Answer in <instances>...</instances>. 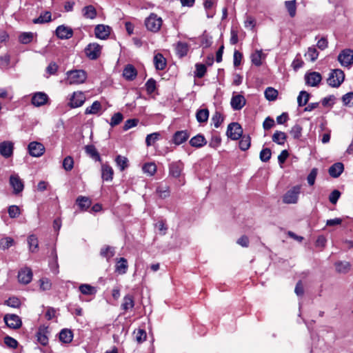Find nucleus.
<instances>
[{
	"label": "nucleus",
	"mask_w": 353,
	"mask_h": 353,
	"mask_svg": "<svg viewBox=\"0 0 353 353\" xmlns=\"http://www.w3.org/2000/svg\"><path fill=\"white\" fill-rule=\"evenodd\" d=\"M341 196V192L338 190H333L330 196L329 201L332 204H336Z\"/></svg>",
	"instance_id": "64"
},
{
	"label": "nucleus",
	"mask_w": 353,
	"mask_h": 353,
	"mask_svg": "<svg viewBox=\"0 0 353 353\" xmlns=\"http://www.w3.org/2000/svg\"><path fill=\"white\" fill-rule=\"evenodd\" d=\"M47 328L39 327L36 334L37 341L43 346L48 343V337L47 336Z\"/></svg>",
	"instance_id": "25"
},
{
	"label": "nucleus",
	"mask_w": 353,
	"mask_h": 353,
	"mask_svg": "<svg viewBox=\"0 0 353 353\" xmlns=\"http://www.w3.org/2000/svg\"><path fill=\"white\" fill-rule=\"evenodd\" d=\"M145 88L148 93H152L156 89V81L152 78L149 79L145 83Z\"/></svg>",
	"instance_id": "63"
},
{
	"label": "nucleus",
	"mask_w": 353,
	"mask_h": 353,
	"mask_svg": "<svg viewBox=\"0 0 353 353\" xmlns=\"http://www.w3.org/2000/svg\"><path fill=\"white\" fill-rule=\"evenodd\" d=\"M51 21V13L46 11L41 14L38 18L33 19L34 23H44Z\"/></svg>",
	"instance_id": "46"
},
{
	"label": "nucleus",
	"mask_w": 353,
	"mask_h": 353,
	"mask_svg": "<svg viewBox=\"0 0 353 353\" xmlns=\"http://www.w3.org/2000/svg\"><path fill=\"white\" fill-rule=\"evenodd\" d=\"M160 134L159 132H154L148 134L145 138V143L147 146L152 145L159 138Z\"/></svg>",
	"instance_id": "50"
},
{
	"label": "nucleus",
	"mask_w": 353,
	"mask_h": 353,
	"mask_svg": "<svg viewBox=\"0 0 353 353\" xmlns=\"http://www.w3.org/2000/svg\"><path fill=\"white\" fill-rule=\"evenodd\" d=\"M345 74L340 69L333 70L329 74L327 82L329 85L333 88L339 87L344 81Z\"/></svg>",
	"instance_id": "2"
},
{
	"label": "nucleus",
	"mask_w": 353,
	"mask_h": 353,
	"mask_svg": "<svg viewBox=\"0 0 353 353\" xmlns=\"http://www.w3.org/2000/svg\"><path fill=\"white\" fill-rule=\"evenodd\" d=\"M246 103V100L242 94H234L231 99L230 105L234 110H241Z\"/></svg>",
	"instance_id": "17"
},
{
	"label": "nucleus",
	"mask_w": 353,
	"mask_h": 353,
	"mask_svg": "<svg viewBox=\"0 0 353 353\" xmlns=\"http://www.w3.org/2000/svg\"><path fill=\"white\" fill-rule=\"evenodd\" d=\"M49 100L47 94L43 92H37L32 94L31 103L35 107H40L46 105Z\"/></svg>",
	"instance_id": "9"
},
{
	"label": "nucleus",
	"mask_w": 353,
	"mask_h": 353,
	"mask_svg": "<svg viewBox=\"0 0 353 353\" xmlns=\"http://www.w3.org/2000/svg\"><path fill=\"white\" fill-rule=\"evenodd\" d=\"M305 56L310 59L311 61L314 62L316 61L319 57V52L316 50V48L314 46L310 47L307 49V52L305 53Z\"/></svg>",
	"instance_id": "47"
},
{
	"label": "nucleus",
	"mask_w": 353,
	"mask_h": 353,
	"mask_svg": "<svg viewBox=\"0 0 353 353\" xmlns=\"http://www.w3.org/2000/svg\"><path fill=\"white\" fill-rule=\"evenodd\" d=\"M114 171L110 165L107 163L101 165V177L104 181H112L113 179Z\"/></svg>",
	"instance_id": "21"
},
{
	"label": "nucleus",
	"mask_w": 353,
	"mask_h": 353,
	"mask_svg": "<svg viewBox=\"0 0 353 353\" xmlns=\"http://www.w3.org/2000/svg\"><path fill=\"white\" fill-rule=\"evenodd\" d=\"M123 76L126 80L132 81L137 76V70L132 65L128 64L123 69Z\"/></svg>",
	"instance_id": "20"
},
{
	"label": "nucleus",
	"mask_w": 353,
	"mask_h": 353,
	"mask_svg": "<svg viewBox=\"0 0 353 353\" xmlns=\"http://www.w3.org/2000/svg\"><path fill=\"white\" fill-rule=\"evenodd\" d=\"M10 184L16 194L21 192L24 188L23 182L17 174H12L10 176Z\"/></svg>",
	"instance_id": "14"
},
{
	"label": "nucleus",
	"mask_w": 353,
	"mask_h": 353,
	"mask_svg": "<svg viewBox=\"0 0 353 353\" xmlns=\"http://www.w3.org/2000/svg\"><path fill=\"white\" fill-rule=\"evenodd\" d=\"M28 151L31 156L39 157L43 154L45 148L41 143L33 141L29 143Z\"/></svg>",
	"instance_id": "13"
},
{
	"label": "nucleus",
	"mask_w": 353,
	"mask_h": 353,
	"mask_svg": "<svg viewBox=\"0 0 353 353\" xmlns=\"http://www.w3.org/2000/svg\"><path fill=\"white\" fill-rule=\"evenodd\" d=\"M196 70L194 72V76L197 78H202L206 72V67L204 64L197 63L195 65Z\"/></svg>",
	"instance_id": "52"
},
{
	"label": "nucleus",
	"mask_w": 353,
	"mask_h": 353,
	"mask_svg": "<svg viewBox=\"0 0 353 353\" xmlns=\"http://www.w3.org/2000/svg\"><path fill=\"white\" fill-rule=\"evenodd\" d=\"M272 139L274 143L279 145H284L287 139V135L283 132L276 131L272 135Z\"/></svg>",
	"instance_id": "32"
},
{
	"label": "nucleus",
	"mask_w": 353,
	"mask_h": 353,
	"mask_svg": "<svg viewBox=\"0 0 353 353\" xmlns=\"http://www.w3.org/2000/svg\"><path fill=\"white\" fill-rule=\"evenodd\" d=\"M101 47L97 43H90L85 48V53L86 56L92 59H97L101 54Z\"/></svg>",
	"instance_id": "8"
},
{
	"label": "nucleus",
	"mask_w": 353,
	"mask_h": 353,
	"mask_svg": "<svg viewBox=\"0 0 353 353\" xmlns=\"http://www.w3.org/2000/svg\"><path fill=\"white\" fill-rule=\"evenodd\" d=\"M263 57V54L262 50H256L254 53L251 54V61L252 63L256 66H260L262 64V58Z\"/></svg>",
	"instance_id": "38"
},
{
	"label": "nucleus",
	"mask_w": 353,
	"mask_h": 353,
	"mask_svg": "<svg viewBox=\"0 0 353 353\" xmlns=\"http://www.w3.org/2000/svg\"><path fill=\"white\" fill-rule=\"evenodd\" d=\"M301 193V186L295 185L290 189L283 196V202L287 204H294L298 202Z\"/></svg>",
	"instance_id": "4"
},
{
	"label": "nucleus",
	"mask_w": 353,
	"mask_h": 353,
	"mask_svg": "<svg viewBox=\"0 0 353 353\" xmlns=\"http://www.w3.org/2000/svg\"><path fill=\"white\" fill-rule=\"evenodd\" d=\"M310 96V94L306 91H301L297 97V103L299 106L302 107L305 105L309 101Z\"/></svg>",
	"instance_id": "40"
},
{
	"label": "nucleus",
	"mask_w": 353,
	"mask_h": 353,
	"mask_svg": "<svg viewBox=\"0 0 353 353\" xmlns=\"http://www.w3.org/2000/svg\"><path fill=\"white\" fill-rule=\"evenodd\" d=\"M134 306V301L132 296L126 295L123 297L121 308L124 310L132 309Z\"/></svg>",
	"instance_id": "34"
},
{
	"label": "nucleus",
	"mask_w": 353,
	"mask_h": 353,
	"mask_svg": "<svg viewBox=\"0 0 353 353\" xmlns=\"http://www.w3.org/2000/svg\"><path fill=\"white\" fill-rule=\"evenodd\" d=\"M264 94L265 98L268 101H271L276 99L278 96V91L272 87H268L265 89Z\"/></svg>",
	"instance_id": "44"
},
{
	"label": "nucleus",
	"mask_w": 353,
	"mask_h": 353,
	"mask_svg": "<svg viewBox=\"0 0 353 353\" xmlns=\"http://www.w3.org/2000/svg\"><path fill=\"white\" fill-rule=\"evenodd\" d=\"M14 144L9 141H4L0 143V154L4 158H9L12 156Z\"/></svg>",
	"instance_id": "15"
},
{
	"label": "nucleus",
	"mask_w": 353,
	"mask_h": 353,
	"mask_svg": "<svg viewBox=\"0 0 353 353\" xmlns=\"http://www.w3.org/2000/svg\"><path fill=\"white\" fill-rule=\"evenodd\" d=\"M117 165L119 168L120 170H124L128 166V160L125 157L118 155L115 159Z\"/></svg>",
	"instance_id": "45"
},
{
	"label": "nucleus",
	"mask_w": 353,
	"mask_h": 353,
	"mask_svg": "<svg viewBox=\"0 0 353 353\" xmlns=\"http://www.w3.org/2000/svg\"><path fill=\"white\" fill-rule=\"evenodd\" d=\"M79 290L83 294L85 295H92L97 292L96 288L89 284L80 285Z\"/></svg>",
	"instance_id": "36"
},
{
	"label": "nucleus",
	"mask_w": 353,
	"mask_h": 353,
	"mask_svg": "<svg viewBox=\"0 0 353 353\" xmlns=\"http://www.w3.org/2000/svg\"><path fill=\"white\" fill-rule=\"evenodd\" d=\"M5 304L12 307H19L21 305L20 300L17 297H10L5 301Z\"/></svg>",
	"instance_id": "60"
},
{
	"label": "nucleus",
	"mask_w": 353,
	"mask_h": 353,
	"mask_svg": "<svg viewBox=\"0 0 353 353\" xmlns=\"http://www.w3.org/2000/svg\"><path fill=\"white\" fill-rule=\"evenodd\" d=\"M56 35L61 39H68L72 37L73 30L68 26L61 25L56 29Z\"/></svg>",
	"instance_id": "16"
},
{
	"label": "nucleus",
	"mask_w": 353,
	"mask_h": 353,
	"mask_svg": "<svg viewBox=\"0 0 353 353\" xmlns=\"http://www.w3.org/2000/svg\"><path fill=\"white\" fill-rule=\"evenodd\" d=\"M183 168L184 165L181 161L172 162L169 165V174L174 178H179Z\"/></svg>",
	"instance_id": "12"
},
{
	"label": "nucleus",
	"mask_w": 353,
	"mask_h": 353,
	"mask_svg": "<svg viewBox=\"0 0 353 353\" xmlns=\"http://www.w3.org/2000/svg\"><path fill=\"white\" fill-rule=\"evenodd\" d=\"M123 114L120 112H117L112 115L110 119V125L114 127L119 125L123 121Z\"/></svg>",
	"instance_id": "53"
},
{
	"label": "nucleus",
	"mask_w": 353,
	"mask_h": 353,
	"mask_svg": "<svg viewBox=\"0 0 353 353\" xmlns=\"http://www.w3.org/2000/svg\"><path fill=\"white\" fill-rule=\"evenodd\" d=\"M335 268L339 273H347L350 269V264L347 261H339L335 263Z\"/></svg>",
	"instance_id": "37"
},
{
	"label": "nucleus",
	"mask_w": 353,
	"mask_h": 353,
	"mask_svg": "<svg viewBox=\"0 0 353 353\" xmlns=\"http://www.w3.org/2000/svg\"><path fill=\"white\" fill-rule=\"evenodd\" d=\"M128 265L127 260L123 258H119L117 259V263L115 266V271L120 274H124L128 270Z\"/></svg>",
	"instance_id": "24"
},
{
	"label": "nucleus",
	"mask_w": 353,
	"mask_h": 353,
	"mask_svg": "<svg viewBox=\"0 0 353 353\" xmlns=\"http://www.w3.org/2000/svg\"><path fill=\"white\" fill-rule=\"evenodd\" d=\"M32 279V272L30 268H23L19 271L18 280L23 284L29 283Z\"/></svg>",
	"instance_id": "18"
},
{
	"label": "nucleus",
	"mask_w": 353,
	"mask_h": 353,
	"mask_svg": "<svg viewBox=\"0 0 353 353\" xmlns=\"http://www.w3.org/2000/svg\"><path fill=\"white\" fill-rule=\"evenodd\" d=\"M250 137L249 136H243L239 141V148L241 150L245 151L250 147Z\"/></svg>",
	"instance_id": "49"
},
{
	"label": "nucleus",
	"mask_w": 353,
	"mask_h": 353,
	"mask_svg": "<svg viewBox=\"0 0 353 353\" xmlns=\"http://www.w3.org/2000/svg\"><path fill=\"white\" fill-rule=\"evenodd\" d=\"M14 243V240L11 237H6L2 239L0 241V248L6 250L12 246Z\"/></svg>",
	"instance_id": "59"
},
{
	"label": "nucleus",
	"mask_w": 353,
	"mask_h": 353,
	"mask_svg": "<svg viewBox=\"0 0 353 353\" xmlns=\"http://www.w3.org/2000/svg\"><path fill=\"white\" fill-rule=\"evenodd\" d=\"M344 105L347 106H353V92H348L343 95L342 98Z\"/></svg>",
	"instance_id": "62"
},
{
	"label": "nucleus",
	"mask_w": 353,
	"mask_h": 353,
	"mask_svg": "<svg viewBox=\"0 0 353 353\" xmlns=\"http://www.w3.org/2000/svg\"><path fill=\"white\" fill-rule=\"evenodd\" d=\"M196 120L199 123L206 122L209 117V111L208 109H201L196 112Z\"/></svg>",
	"instance_id": "41"
},
{
	"label": "nucleus",
	"mask_w": 353,
	"mask_h": 353,
	"mask_svg": "<svg viewBox=\"0 0 353 353\" xmlns=\"http://www.w3.org/2000/svg\"><path fill=\"white\" fill-rule=\"evenodd\" d=\"M317 174L318 169L316 168H312L307 177V181L310 185H313L314 184Z\"/></svg>",
	"instance_id": "58"
},
{
	"label": "nucleus",
	"mask_w": 353,
	"mask_h": 353,
	"mask_svg": "<svg viewBox=\"0 0 353 353\" xmlns=\"http://www.w3.org/2000/svg\"><path fill=\"white\" fill-rule=\"evenodd\" d=\"M111 28L103 24L97 25L94 28L95 36L100 39H107L110 34Z\"/></svg>",
	"instance_id": "19"
},
{
	"label": "nucleus",
	"mask_w": 353,
	"mask_h": 353,
	"mask_svg": "<svg viewBox=\"0 0 353 353\" xmlns=\"http://www.w3.org/2000/svg\"><path fill=\"white\" fill-rule=\"evenodd\" d=\"M272 152L270 148H264L260 152V159L263 162L268 161L271 158Z\"/></svg>",
	"instance_id": "56"
},
{
	"label": "nucleus",
	"mask_w": 353,
	"mask_h": 353,
	"mask_svg": "<svg viewBox=\"0 0 353 353\" xmlns=\"http://www.w3.org/2000/svg\"><path fill=\"white\" fill-rule=\"evenodd\" d=\"M285 7L291 17H294L296 14V0L285 1Z\"/></svg>",
	"instance_id": "33"
},
{
	"label": "nucleus",
	"mask_w": 353,
	"mask_h": 353,
	"mask_svg": "<svg viewBox=\"0 0 353 353\" xmlns=\"http://www.w3.org/2000/svg\"><path fill=\"white\" fill-rule=\"evenodd\" d=\"M73 334L70 330L63 329L59 333V339L64 343H69L72 341Z\"/></svg>",
	"instance_id": "29"
},
{
	"label": "nucleus",
	"mask_w": 353,
	"mask_h": 353,
	"mask_svg": "<svg viewBox=\"0 0 353 353\" xmlns=\"http://www.w3.org/2000/svg\"><path fill=\"white\" fill-rule=\"evenodd\" d=\"M338 61L343 67H350L353 65V50L350 48L343 50L338 55Z\"/></svg>",
	"instance_id": "5"
},
{
	"label": "nucleus",
	"mask_w": 353,
	"mask_h": 353,
	"mask_svg": "<svg viewBox=\"0 0 353 353\" xmlns=\"http://www.w3.org/2000/svg\"><path fill=\"white\" fill-rule=\"evenodd\" d=\"M163 23L161 17L154 13H151L145 20L146 28L151 32H157Z\"/></svg>",
	"instance_id": "1"
},
{
	"label": "nucleus",
	"mask_w": 353,
	"mask_h": 353,
	"mask_svg": "<svg viewBox=\"0 0 353 353\" xmlns=\"http://www.w3.org/2000/svg\"><path fill=\"white\" fill-rule=\"evenodd\" d=\"M77 203L82 210H87L91 205V201L86 196H80L77 199Z\"/></svg>",
	"instance_id": "43"
},
{
	"label": "nucleus",
	"mask_w": 353,
	"mask_h": 353,
	"mask_svg": "<svg viewBox=\"0 0 353 353\" xmlns=\"http://www.w3.org/2000/svg\"><path fill=\"white\" fill-rule=\"evenodd\" d=\"M67 77L69 84L83 83L87 78L85 72L82 70L68 71Z\"/></svg>",
	"instance_id": "3"
},
{
	"label": "nucleus",
	"mask_w": 353,
	"mask_h": 353,
	"mask_svg": "<svg viewBox=\"0 0 353 353\" xmlns=\"http://www.w3.org/2000/svg\"><path fill=\"white\" fill-rule=\"evenodd\" d=\"M10 58L8 54L0 57V68L7 69L10 65Z\"/></svg>",
	"instance_id": "61"
},
{
	"label": "nucleus",
	"mask_w": 353,
	"mask_h": 353,
	"mask_svg": "<svg viewBox=\"0 0 353 353\" xmlns=\"http://www.w3.org/2000/svg\"><path fill=\"white\" fill-rule=\"evenodd\" d=\"M243 129L238 123H231L228 125L227 129V135L232 140H237L241 137Z\"/></svg>",
	"instance_id": "6"
},
{
	"label": "nucleus",
	"mask_w": 353,
	"mask_h": 353,
	"mask_svg": "<svg viewBox=\"0 0 353 353\" xmlns=\"http://www.w3.org/2000/svg\"><path fill=\"white\" fill-rule=\"evenodd\" d=\"M212 121L215 128H219L223 121V117L219 112H216L212 116Z\"/></svg>",
	"instance_id": "57"
},
{
	"label": "nucleus",
	"mask_w": 353,
	"mask_h": 353,
	"mask_svg": "<svg viewBox=\"0 0 353 353\" xmlns=\"http://www.w3.org/2000/svg\"><path fill=\"white\" fill-rule=\"evenodd\" d=\"M101 103L98 101H95L93 103L88 107L85 110V114H95L98 113V112L101 110Z\"/></svg>",
	"instance_id": "39"
},
{
	"label": "nucleus",
	"mask_w": 353,
	"mask_h": 353,
	"mask_svg": "<svg viewBox=\"0 0 353 353\" xmlns=\"http://www.w3.org/2000/svg\"><path fill=\"white\" fill-rule=\"evenodd\" d=\"M189 134L186 130L177 131L173 136V142L176 145H180L187 141Z\"/></svg>",
	"instance_id": "23"
},
{
	"label": "nucleus",
	"mask_w": 353,
	"mask_h": 353,
	"mask_svg": "<svg viewBox=\"0 0 353 353\" xmlns=\"http://www.w3.org/2000/svg\"><path fill=\"white\" fill-rule=\"evenodd\" d=\"M305 84L312 87L318 86L322 80L321 74L317 72H306L304 77Z\"/></svg>",
	"instance_id": "7"
},
{
	"label": "nucleus",
	"mask_w": 353,
	"mask_h": 353,
	"mask_svg": "<svg viewBox=\"0 0 353 353\" xmlns=\"http://www.w3.org/2000/svg\"><path fill=\"white\" fill-rule=\"evenodd\" d=\"M344 166L342 163H334L328 170L329 174L333 178L339 177L343 172Z\"/></svg>",
	"instance_id": "22"
},
{
	"label": "nucleus",
	"mask_w": 353,
	"mask_h": 353,
	"mask_svg": "<svg viewBox=\"0 0 353 353\" xmlns=\"http://www.w3.org/2000/svg\"><path fill=\"white\" fill-rule=\"evenodd\" d=\"M29 250L31 252H36L39 248V240L35 234H30L28 237Z\"/></svg>",
	"instance_id": "30"
},
{
	"label": "nucleus",
	"mask_w": 353,
	"mask_h": 353,
	"mask_svg": "<svg viewBox=\"0 0 353 353\" xmlns=\"http://www.w3.org/2000/svg\"><path fill=\"white\" fill-rule=\"evenodd\" d=\"M83 15L87 18L93 19L97 16V11L94 6L90 5L84 7L82 10Z\"/></svg>",
	"instance_id": "35"
},
{
	"label": "nucleus",
	"mask_w": 353,
	"mask_h": 353,
	"mask_svg": "<svg viewBox=\"0 0 353 353\" xmlns=\"http://www.w3.org/2000/svg\"><path fill=\"white\" fill-rule=\"evenodd\" d=\"M85 153L96 161H101V157L93 145H88L85 147Z\"/></svg>",
	"instance_id": "27"
},
{
	"label": "nucleus",
	"mask_w": 353,
	"mask_h": 353,
	"mask_svg": "<svg viewBox=\"0 0 353 353\" xmlns=\"http://www.w3.org/2000/svg\"><path fill=\"white\" fill-rule=\"evenodd\" d=\"M74 167V160L72 157H66L63 161V168L66 171H70Z\"/></svg>",
	"instance_id": "55"
},
{
	"label": "nucleus",
	"mask_w": 353,
	"mask_h": 353,
	"mask_svg": "<svg viewBox=\"0 0 353 353\" xmlns=\"http://www.w3.org/2000/svg\"><path fill=\"white\" fill-rule=\"evenodd\" d=\"M143 170L150 176H153L157 172V165L154 163H147L143 166Z\"/></svg>",
	"instance_id": "48"
},
{
	"label": "nucleus",
	"mask_w": 353,
	"mask_h": 353,
	"mask_svg": "<svg viewBox=\"0 0 353 353\" xmlns=\"http://www.w3.org/2000/svg\"><path fill=\"white\" fill-rule=\"evenodd\" d=\"M176 54L180 57H184L188 52V46L183 42H179L176 46Z\"/></svg>",
	"instance_id": "42"
},
{
	"label": "nucleus",
	"mask_w": 353,
	"mask_h": 353,
	"mask_svg": "<svg viewBox=\"0 0 353 353\" xmlns=\"http://www.w3.org/2000/svg\"><path fill=\"white\" fill-rule=\"evenodd\" d=\"M33 33L32 32H23L20 34L19 39L23 44H28L32 41Z\"/></svg>",
	"instance_id": "51"
},
{
	"label": "nucleus",
	"mask_w": 353,
	"mask_h": 353,
	"mask_svg": "<svg viewBox=\"0 0 353 353\" xmlns=\"http://www.w3.org/2000/svg\"><path fill=\"white\" fill-rule=\"evenodd\" d=\"M3 319L8 327L12 329H18L22 324L21 319L16 314H6Z\"/></svg>",
	"instance_id": "11"
},
{
	"label": "nucleus",
	"mask_w": 353,
	"mask_h": 353,
	"mask_svg": "<svg viewBox=\"0 0 353 353\" xmlns=\"http://www.w3.org/2000/svg\"><path fill=\"white\" fill-rule=\"evenodd\" d=\"M115 250L113 247L106 245L101 249L100 254L102 257L106 259L108 261L114 255Z\"/></svg>",
	"instance_id": "31"
},
{
	"label": "nucleus",
	"mask_w": 353,
	"mask_h": 353,
	"mask_svg": "<svg viewBox=\"0 0 353 353\" xmlns=\"http://www.w3.org/2000/svg\"><path fill=\"white\" fill-rule=\"evenodd\" d=\"M302 127L299 125H294L290 130V134L293 137L294 139H299L301 136Z\"/></svg>",
	"instance_id": "54"
},
{
	"label": "nucleus",
	"mask_w": 353,
	"mask_h": 353,
	"mask_svg": "<svg viewBox=\"0 0 353 353\" xmlns=\"http://www.w3.org/2000/svg\"><path fill=\"white\" fill-rule=\"evenodd\" d=\"M207 141L205 139V137L201 134H197L194 137H193L190 141V144L192 147L195 148H200L206 144Z\"/></svg>",
	"instance_id": "28"
},
{
	"label": "nucleus",
	"mask_w": 353,
	"mask_h": 353,
	"mask_svg": "<svg viewBox=\"0 0 353 353\" xmlns=\"http://www.w3.org/2000/svg\"><path fill=\"white\" fill-rule=\"evenodd\" d=\"M85 101V97L82 92H74L70 98L69 105L71 108L81 106Z\"/></svg>",
	"instance_id": "10"
},
{
	"label": "nucleus",
	"mask_w": 353,
	"mask_h": 353,
	"mask_svg": "<svg viewBox=\"0 0 353 353\" xmlns=\"http://www.w3.org/2000/svg\"><path fill=\"white\" fill-rule=\"evenodd\" d=\"M154 64L157 70H163L166 66V59L162 54L157 53L154 57Z\"/></svg>",
	"instance_id": "26"
}]
</instances>
